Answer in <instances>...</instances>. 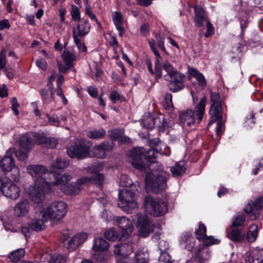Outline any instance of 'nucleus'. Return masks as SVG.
I'll use <instances>...</instances> for the list:
<instances>
[{"label":"nucleus","instance_id":"obj_1","mask_svg":"<svg viewBox=\"0 0 263 263\" xmlns=\"http://www.w3.org/2000/svg\"><path fill=\"white\" fill-rule=\"evenodd\" d=\"M85 173L91 175V177H84L78 179L74 184H67L72 177L69 174L52 173L54 181H51L52 187H56L67 195H75L79 193L82 190V186L89 183H96L100 186L103 184L104 177L96 170L94 166L85 167L84 168Z\"/></svg>","mask_w":263,"mask_h":263},{"label":"nucleus","instance_id":"obj_2","mask_svg":"<svg viewBox=\"0 0 263 263\" xmlns=\"http://www.w3.org/2000/svg\"><path fill=\"white\" fill-rule=\"evenodd\" d=\"M168 176V174L163 171L160 163L153 162L149 166V171L147 173L145 178L146 186L155 193H160L167 187Z\"/></svg>","mask_w":263,"mask_h":263},{"label":"nucleus","instance_id":"obj_3","mask_svg":"<svg viewBox=\"0 0 263 263\" xmlns=\"http://www.w3.org/2000/svg\"><path fill=\"white\" fill-rule=\"evenodd\" d=\"M156 148H152L146 152L142 147L135 148L130 151L129 161L133 166L140 171H144L153 162L158 163L154 159L158 154Z\"/></svg>","mask_w":263,"mask_h":263},{"label":"nucleus","instance_id":"obj_4","mask_svg":"<svg viewBox=\"0 0 263 263\" xmlns=\"http://www.w3.org/2000/svg\"><path fill=\"white\" fill-rule=\"evenodd\" d=\"M206 100L205 97H202L194 110L187 109L180 114V120L184 126H191L201 122L204 115Z\"/></svg>","mask_w":263,"mask_h":263},{"label":"nucleus","instance_id":"obj_5","mask_svg":"<svg viewBox=\"0 0 263 263\" xmlns=\"http://www.w3.org/2000/svg\"><path fill=\"white\" fill-rule=\"evenodd\" d=\"M134 189H123L119 192L118 206L124 212L132 214L136 212L139 205L137 202V193Z\"/></svg>","mask_w":263,"mask_h":263},{"label":"nucleus","instance_id":"obj_6","mask_svg":"<svg viewBox=\"0 0 263 263\" xmlns=\"http://www.w3.org/2000/svg\"><path fill=\"white\" fill-rule=\"evenodd\" d=\"M51 181H44L42 179H36L34 185L29 188V196L35 203H41L45 198V194L52 190Z\"/></svg>","mask_w":263,"mask_h":263},{"label":"nucleus","instance_id":"obj_7","mask_svg":"<svg viewBox=\"0 0 263 263\" xmlns=\"http://www.w3.org/2000/svg\"><path fill=\"white\" fill-rule=\"evenodd\" d=\"M102 217L107 221L116 223L122 229L121 238H126L129 237L134 230V227L130 219L125 216H114L110 212L104 210L102 214Z\"/></svg>","mask_w":263,"mask_h":263},{"label":"nucleus","instance_id":"obj_8","mask_svg":"<svg viewBox=\"0 0 263 263\" xmlns=\"http://www.w3.org/2000/svg\"><path fill=\"white\" fill-rule=\"evenodd\" d=\"M67 213V205L62 201H54L41 211L40 214L45 220H61Z\"/></svg>","mask_w":263,"mask_h":263},{"label":"nucleus","instance_id":"obj_9","mask_svg":"<svg viewBox=\"0 0 263 263\" xmlns=\"http://www.w3.org/2000/svg\"><path fill=\"white\" fill-rule=\"evenodd\" d=\"M144 207L146 213L154 217L163 216L167 212L166 202L161 199H154L149 195L144 198Z\"/></svg>","mask_w":263,"mask_h":263},{"label":"nucleus","instance_id":"obj_10","mask_svg":"<svg viewBox=\"0 0 263 263\" xmlns=\"http://www.w3.org/2000/svg\"><path fill=\"white\" fill-rule=\"evenodd\" d=\"M91 146V143L89 141L78 139L67 148V153L71 158L83 159L89 156Z\"/></svg>","mask_w":263,"mask_h":263},{"label":"nucleus","instance_id":"obj_11","mask_svg":"<svg viewBox=\"0 0 263 263\" xmlns=\"http://www.w3.org/2000/svg\"><path fill=\"white\" fill-rule=\"evenodd\" d=\"M211 105L209 110L210 119L208 126H210L218 120H222L223 111V104L218 92L210 91Z\"/></svg>","mask_w":263,"mask_h":263},{"label":"nucleus","instance_id":"obj_12","mask_svg":"<svg viewBox=\"0 0 263 263\" xmlns=\"http://www.w3.org/2000/svg\"><path fill=\"white\" fill-rule=\"evenodd\" d=\"M109 245L102 237H96L93 240L92 250L93 257L98 262H103L108 259L107 250Z\"/></svg>","mask_w":263,"mask_h":263},{"label":"nucleus","instance_id":"obj_13","mask_svg":"<svg viewBox=\"0 0 263 263\" xmlns=\"http://www.w3.org/2000/svg\"><path fill=\"white\" fill-rule=\"evenodd\" d=\"M138 229L139 235L142 237L148 236L150 232L153 230V225L148 217L145 214H137L134 216Z\"/></svg>","mask_w":263,"mask_h":263},{"label":"nucleus","instance_id":"obj_14","mask_svg":"<svg viewBox=\"0 0 263 263\" xmlns=\"http://www.w3.org/2000/svg\"><path fill=\"white\" fill-rule=\"evenodd\" d=\"M148 43L151 50L153 51L154 54L156 57V60L155 62V70L153 69L151 61L148 59L146 60V63L147 64V69L152 74H155L156 76V79H159L162 76V66L160 63V60H161V57L158 51L156 49V42L155 40L153 39H148Z\"/></svg>","mask_w":263,"mask_h":263},{"label":"nucleus","instance_id":"obj_15","mask_svg":"<svg viewBox=\"0 0 263 263\" xmlns=\"http://www.w3.org/2000/svg\"><path fill=\"white\" fill-rule=\"evenodd\" d=\"M142 124L143 127L148 128H153L155 125L162 126L164 127H167V120L165 119L162 115H160L156 117L151 115L145 116L142 119Z\"/></svg>","mask_w":263,"mask_h":263},{"label":"nucleus","instance_id":"obj_16","mask_svg":"<svg viewBox=\"0 0 263 263\" xmlns=\"http://www.w3.org/2000/svg\"><path fill=\"white\" fill-rule=\"evenodd\" d=\"M185 76L180 72L176 71L172 76H170L169 87L173 92H177L182 90L184 87Z\"/></svg>","mask_w":263,"mask_h":263},{"label":"nucleus","instance_id":"obj_17","mask_svg":"<svg viewBox=\"0 0 263 263\" xmlns=\"http://www.w3.org/2000/svg\"><path fill=\"white\" fill-rule=\"evenodd\" d=\"M263 208V197L257 198L254 202H248L243 210L248 214H251L252 219H256L259 217V211Z\"/></svg>","mask_w":263,"mask_h":263},{"label":"nucleus","instance_id":"obj_18","mask_svg":"<svg viewBox=\"0 0 263 263\" xmlns=\"http://www.w3.org/2000/svg\"><path fill=\"white\" fill-rule=\"evenodd\" d=\"M2 192L4 196L11 199L16 200L20 196V188L11 181L4 183Z\"/></svg>","mask_w":263,"mask_h":263},{"label":"nucleus","instance_id":"obj_19","mask_svg":"<svg viewBox=\"0 0 263 263\" xmlns=\"http://www.w3.org/2000/svg\"><path fill=\"white\" fill-rule=\"evenodd\" d=\"M45 219H38L34 218L28 222L27 227H23L22 229V232L24 234L26 237L30 236L31 232L33 231H40L43 230L45 228Z\"/></svg>","mask_w":263,"mask_h":263},{"label":"nucleus","instance_id":"obj_20","mask_svg":"<svg viewBox=\"0 0 263 263\" xmlns=\"http://www.w3.org/2000/svg\"><path fill=\"white\" fill-rule=\"evenodd\" d=\"M88 235L86 233H78L73 236L68 241L67 248L70 251L76 250L81 244L84 243L87 239Z\"/></svg>","mask_w":263,"mask_h":263},{"label":"nucleus","instance_id":"obj_21","mask_svg":"<svg viewBox=\"0 0 263 263\" xmlns=\"http://www.w3.org/2000/svg\"><path fill=\"white\" fill-rule=\"evenodd\" d=\"M15 152V148L11 147L6 152V156L0 161V167L5 172L11 171L15 165L11 153Z\"/></svg>","mask_w":263,"mask_h":263},{"label":"nucleus","instance_id":"obj_22","mask_svg":"<svg viewBox=\"0 0 263 263\" xmlns=\"http://www.w3.org/2000/svg\"><path fill=\"white\" fill-rule=\"evenodd\" d=\"M27 172L33 177H36V179H42L45 180V177L46 176L47 168L42 165H30L27 166Z\"/></svg>","mask_w":263,"mask_h":263},{"label":"nucleus","instance_id":"obj_23","mask_svg":"<svg viewBox=\"0 0 263 263\" xmlns=\"http://www.w3.org/2000/svg\"><path fill=\"white\" fill-rule=\"evenodd\" d=\"M134 248L133 243L130 242L118 244L115 247L114 253L118 256L125 257L133 252Z\"/></svg>","mask_w":263,"mask_h":263},{"label":"nucleus","instance_id":"obj_24","mask_svg":"<svg viewBox=\"0 0 263 263\" xmlns=\"http://www.w3.org/2000/svg\"><path fill=\"white\" fill-rule=\"evenodd\" d=\"M112 148V143L104 142L102 144L94 147L92 151L95 157L103 159L105 157L107 152L111 151Z\"/></svg>","mask_w":263,"mask_h":263},{"label":"nucleus","instance_id":"obj_25","mask_svg":"<svg viewBox=\"0 0 263 263\" xmlns=\"http://www.w3.org/2000/svg\"><path fill=\"white\" fill-rule=\"evenodd\" d=\"M246 234L241 229L231 227L227 230L228 237L234 242H239L245 240Z\"/></svg>","mask_w":263,"mask_h":263},{"label":"nucleus","instance_id":"obj_26","mask_svg":"<svg viewBox=\"0 0 263 263\" xmlns=\"http://www.w3.org/2000/svg\"><path fill=\"white\" fill-rule=\"evenodd\" d=\"M90 29V24L87 20H82L78 24L76 28H74L72 30V33L74 31L77 36L83 37L87 35Z\"/></svg>","mask_w":263,"mask_h":263},{"label":"nucleus","instance_id":"obj_27","mask_svg":"<svg viewBox=\"0 0 263 263\" xmlns=\"http://www.w3.org/2000/svg\"><path fill=\"white\" fill-rule=\"evenodd\" d=\"M29 208L30 204L28 200L21 201L15 206L14 214L17 217H23L27 214Z\"/></svg>","mask_w":263,"mask_h":263},{"label":"nucleus","instance_id":"obj_28","mask_svg":"<svg viewBox=\"0 0 263 263\" xmlns=\"http://www.w3.org/2000/svg\"><path fill=\"white\" fill-rule=\"evenodd\" d=\"M119 183L121 186L129 187V189H134L136 191L139 192L141 188L139 182L133 183L132 179L126 175H122L120 178Z\"/></svg>","mask_w":263,"mask_h":263},{"label":"nucleus","instance_id":"obj_29","mask_svg":"<svg viewBox=\"0 0 263 263\" xmlns=\"http://www.w3.org/2000/svg\"><path fill=\"white\" fill-rule=\"evenodd\" d=\"M250 255V263H263V249L258 247L252 248Z\"/></svg>","mask_w":263,"mask_h":263},{"label":"nucleus","instance_id":"obj_30","mask_svg":"<svg viewBox=\"0 0 263 263\" xmlns=\"http://www.w3.org/2000/svg\"><path fill=\"white\" fill-rule=\"evenodd\" d=\"M39 138L36 139V142L39 144L49 148H54L58 144L57 140L54 138L46 137L43 135L39 134Z\"/></svg>","mask_w":263,"mask_h":263},{"label":"nucleus","instance_id":"obj_31","mask_svg":"<svg viewBox=\"0 0 263 263\" xmlns=\"http://www.w3.org/2000/svg\"><path fill=\"white\" fill-rule=\"evenodd\" d=\"M195 12V21L196 22V26L197 27H202L203 25V22L205 20L204 12L201 7L196 5L194 7Z\"/></svg>","mask_w":263,"mask_h":263},{"label":"nucleus","instance_id":"obj_32","mask_svg":"<svg viewBox=\"0 0 263 263\" xmlns=\"http://www.w3.org/2000/svg\"><path fill=\"white\" fill-rule=\"evenodd\" d=\"M62 57L65 63L69 66H73L72 62L77 59L76 53L69 49L64 50Z\"/></svg>","mask_w":263,"mask_h":263},{"label":"nucleus","instance_id":"obj_33","mask_svg":"<svg viewBox=\"0 0 263 263\" xmlns=\"http://www.w3.org/2000/svg\"><path fill=\"white\" fill-rule=\"evenodd\" d=\"M69 164V162L64 159H62L61 158H58L56 160L52 162L51 164V168H52V172H51L50 175L51 176L50 178L53 177L52 173H58L55 172L54 171V169H64L66 168Z\"/></svg>","mask_w":263,"mask_h":263},{"label":"nucleus","instance_id":"obj_34","mask_svg":"<svg viewBox=\"0 0 263 263\" xmlns=\"http://www.w3.org/2000/svg\"><path fill=\"white\" fill-rule=\"evenodd\" d=\"M112 19L117 29L119 32V35L122 36L125 31L123 27L122 15L118 12L115 11Z\"/></svg>","mask_w":263,"mask_h":263},{"label":"nucleus","instance_id":"obj_35","mask_svg":"<svg viewBox=\"0 0 263 263\" xmlns=\"http://www.w3.org/2000/svg\"><path fill=\"white\" fill-rule=\"evenodd\" d=\"M20 148L26 152H29L32 148V143L30 138L27 135H23L19 139Z\"/></svg>","mask_w":263,"mask_h":263},{"label":"nucleus","instance_id":"obj_36","mask_svg":"<svg viewBox=\"0 0 263 263\" xmlns=\"http://www.w3.org/2000/svg\"><path fill=\"white\" fill-rule=\"evenodd\" d=\"M148 257V253L144 248L139 249L135 255V258L137 263H146Z\"/></svg>","mask_w":263,"mask_h":263},{"label":"nucleus","instance_id":"obj_37","mask_svg":"<svg viewBox=\"0 0 263 263\" xmlns=\"http://www.w3.org/2000/svg\"><path fill=\"white\" fill-rule=\"evenodd\" d=\"M52 88V86H50L41 91V95L45 102H49L53 100L54 93Z\"/></svg>","mask_w":263,"mask_h":263},{"label":"nucleus","instance_id":"obj_38","mask_svg":"<svg viewBox=\"0 0 263 263\" xmlns=\"http://www.w3.org/2000/svg\"><path fill=\"white\" fill-rule=\"evenodd\" d=\"M189 72L191 76L196 78L200 85L205 86L206 85V80L203 75L197 70L193 68H190L189 69Z\"/></svg>","mask_w":263,"mask_h":263},{"label":"nucleus","instance_id":"obj_39","mask_svg":"<svg viewBox=\"0 0 263 263\" xmlns=\"http://www.w3.org/2000/svg\"><path fill=\"white\" fill-rule=\"evenodd\" d=\"M258 235V228L255 224L251 225L249 231L246 234V239L249 242H254Z\"/></svg>","mask_w":263,"mask_h":263},{"label":"nucleus","instance_id":"obj_40","mask_svg":"<svg viewBox=\"0 0 263 263\" xmlns=\"http://www.w3.org/2000/svg\"><path fill=\"white\" fill-rule=\"evenodd\" d=\"M210 254L209 249L206 248H200L196 253V257L200 262L208 260L210 258Z\"/></svg>","mask_w":263,"mask_h":263},{"label":"nucleus","instance_id":"obj_41","mask_svg":"<svg viewBox=\"0 0 263 263\" xmlns=\"http://www.w3.org/2000/svg\"><path fill=\"white\" fill-rule=\"evenodd\" d=\"M25 255V250L23 249H18L12 252L9 258L13 262H17L20 260L21 258Z\"/></svg>","mask_w":263,"mask_h":263},{"label":"nucleus","instance_id":"obj_42","mask_svg":"<svg viewBox=\"0 0 263 263\" xmlns=\"http://www.w3.org/2000/svg\"><path fill=\"white\" fill-rule=\"evenodd\" d=\"M245 217L243 213H238L233 218V222L231 227H237L241 226L245 222Z\"/></svg>","mask_w":263,"mask_h":263},{"label":"nucleus","instance_id":"obj_43","mask_svg":"<svg viewBox=\"0 0 263 263\" xmlns=\"http://www.w3.org/2000/svg\"><path fill=\"white\" fill-rule=\"evenodd\" d=\"M162 67L163 69L167 72V74L164 76V78L166 81H169L170 76H172V74L177 70H176L171 65V64L167 61H166L163 63L162 65Z\"/></svg>","mask_w":263,"mask_h":263},{"label":"nucleus","instance_id":"obj_44","mask_svg":"<svg viewBox=\"0 0 263 263\" xmlns=\"http://www.w3.org/2000/svg\"><path fill=\"white\" fill-rule=\"evenodd\" d=\"M105 134V130L101 128L89 131L87 134V136L91 139H100L104 137Z\"/></svg>","mask_w":263,"mask_h":263},{"label":"nucleus","instance_id":"obj_45","mask_svg":"<svg viewBox=\"0 0 263 263\" xmlns=\"http://www.w3.org/2000/svg\"><path fill=\"white\" fill-rule=\"evenodd\" d=\"M185 167L182 164L176 163L174 166L171 167V171L174 176H179L182 175L185 172Z\"/></svg>","mask_w":263,"mask_h":263},{"label":"nucleus","instance_id":"obj_46","mask_svg":"<svg viewBox=\"0 0 263 263\" xmlns=\"http://www.w3.org/2000/svg\"><path fill=\"white\" fill-rule=\"evenodd\" d=\"M104 235L106 239L111 241H115L119 237L118 234L114 228H110L106 230Z\"/></svg>","mask_w":263,"mask_h":263},{"label":"nucleus","instance_id":"obj_47","mask_svg":"<svg viewBox=\"0 0 263 263\" xmlns=\"http://www.w3.org/2000/svg\"><path fill=\"white\" fill-rule=\"evenodd\" d=\"M72 37L73 39L74 43L76 44L79 50L81 52H85L87 50V48L84 43L82 41L81 39V37L77 36L74 31L73 33H72Z\"/></svg>","mask_w":263,"mask_h":263},{"label":"nucleus","instance_id":"obj_48","mask_svg":"<svg viewBox=\"0 0 263 263\" xmlns=\"http://www.w3.org/2000/svg\"><path fill=\"white\" fill-rule=\"evenodd\" d=\"M67 257L61 254H54L50 257V263H66Z\"/></svg>","mask_w":263,"mask_h":263},{"label":"nucleus","instance_id":"obj_49","mask_svg":"<svg viewBox=\"0 0 263 263\" xmlns=\"http://www.w3.org/2000/svg\"><path fill=\"white\" fill-rule=\"evenodd\" d=\"M163 107L165 109L169 111L173 109V105L172 102V95L171 93H166L165 95Z\"/></svg>","mask_w":263,"mask_h":263},{"label":"nucleus","instance_id":"obj_50","mask_svg":"<svg viewBox=\"0 0 263 263\" xmlns=\"http://www.w3.org/2000/svg\"><path fill=\"white\" fill-rule=\"evenodd\" d=\"M204 246H211L214 244H218L219 243L220 240L218 239H214L211 236H207L206 235L201 239Z\"/></svg>","mask_w":263,"mask_h":263},{"label":"nucleus","instance_id":"obj_51","mask_svg":"<svg viewBox=\"0 0 263 263\" xmlns=\"http://www.w3.org/2000/svg\"><path fill=\"white\" fill-rule=\"evenodd\" d=\"M206 227L203 224H200L198 229L196 230V238L198 240H201L202 238L206 235Z\"/></svg>","mask_w":263,"mask_h":263},{"label":"nucleus","instance_id":"obj_52","mask_svg":"<svg viewBox=\"0 0 263 263\" xmlns=\"http://www.w3.org/2000/svg\"><path fill=\"white\" fill-rule=\"evenodd\" d=\"M28 153L29 152H26L24 149L20 148L17 151H16L15 149V152L11 153V155L14 154L18 160L23 161L27 159Z\"/></svg>","mask_w":263,"mask_h":263},{"label":"nucleus","instance_id":"obj_53","mask_svg":"<svg viewBox=\"0 0 263 263\" xmlns=\"http://www.w3.org/2000/svg\"><path fill=\"white\" fill-rule=\"evenodd\" d=\"M10 103L11 104V109L14 111L16 116L19 115V111L18 108L20 107V104L18 103L17 99L15 97H13L10 99Z\"/></svg>","mask_w":263,"mask_h":263},{"label":"nucleus","instance_id":"obj_54","mask_svg":"<svg viewBox=\"0 0 263 263\" xmlns=\"http://www.w3.org/2000/svg\"><path fill=\"white\" fill-rule=\"evenodd\" d=\"M11 179L14 180V181H18L21 176L20 170L18 167L14 165L13 167V168L11 170Z\"/></svg>","mask_w":263,"mask_h":263},{"label":"nucleus","instance_id":"obj_55","mask_svg":"<svg viewBox=\"0 0 263 263\" xmlns=\"http://www.w3.org/2000/svg\"><path fill=\"white\" fill-rule=\"evenodd\" d=\"M155 37L157 42L158 47L164 52H166L164 47V37L160 33H157L155 35Z\"/></svg>","mask_w":263,"mask_h":263},{"label":"nucleus","instance_id":"obj_56","mask_svg":"<svg viewBox=\"0 0 263 263\" xmlns=\"http://www.w3.org/2000/svg\"><path fill=\"white\" fill-rule=\"evenodd\" d=\"M156 151L160 154L164 155L166 156H168L171 154L170 148L166 146L164 144H161L160 147H157Z\"/></svg>","mask_w":263,"mask_h":263},{"label":"nucleus","instance_id":"obj_57","mask_svg":"<svg viewBox=\"0 0 263 263\" xmlns=\"http://www.w3.org/2000/svg\"><path fill=\"white\" fill-rule=\"evenodd\" d=\"M6 62V50L2 49L0 52V70L5 69Z\"/></svg>","mask_w":263,"mask_h":263},{"label":"nucleus","instance_id":"obj_58","mask_svg":"<svg viewBox=\"0 0 263 263\" xmlns=\"http://www.w3.org/2000/svg\"><path fill=\"white\" fill-rule=\"evenodd\" d=\"M71 15L72 18L74 21L80 20V12L78 8L76 6H72Z\"/></svg>","mask_w":263,"mask_h":263},{"label":"nucleus","instance_id":"obj_59","mask_svg":"<svg viewBox=\"0 0 263 263\" xmlns=\"http://www.w3.org/2000/svg\"><path fill=\"white\" fill-rule=\"evenodd\" d=\"M110 98L113 103H115L117 100L122 101L124 100L123 96H121L119 92L116 91H113L111 92Z\"/></svg>","mask_w":263,"mask_h":263},{"label":"nucleus","instance_id":"obj_60","mask_svg":"<svg viewBox=\"0 0 263 263\" xmlns=\"http://www.w3.org/2000/svg\"><path fill=\"white\" fill-rule=\"evenodd\" d=\"M207 30L205 33L206 37L213 34L214 33V27L213 25L209 21H206Z\"/></svg>","mask_w":263,"mask_h":263},{"label":"nucleus","instance_id":"obj_61","mask_svg":"<svg viewBox=\"0 0 263 263\" xmlns=\"http://www.w3.org/2000/svg\"><path fill=\"white\" fill-rule=\"evenodd\" d=\"M48 121L52 125L58 126L60 123V121L57 115H53L51 116H47Z\"/></svg>","mask_w":263,"mask_h":263},{"label":"nucleus","instance_id":"obj_62","mask_svg":"<svg viewBox=\"0 0 263 263\" xmlns=\"http://www.w3.org/2000/svg\"><path fill=\"white\" fill-rule=\"evenodd\" d=\"M36 65L40 69L45 70L47 68V63L46 61L44 59L37 60L36 62Z\"/></svg>","mask_w":263,"mask_h":263},{"label":"nucleus","instance_id":"obj_63","mask_svg":"<svg viewBox=\"0 0 263 263\" xmlns=\"http://www.w3.org/2000/svg\"><path fill=\"white\" fill-rule=\"evenodd\" d=\"M57 94L58 96L61 97L62 100L65 105H66L67 103V100L66 99V97H65L63 91L61 87V86H57V88L56 90Z\"/></svg>","mask_w":263,"mask_h":263},{"label":"nucleus","instance_id":"obj_64","mask_svg":"<svg viewBox=\"0 0 263 263\" xmlns=\"http://www.w3.org/2000/svg\"><path fill=\"white\" fill-rule=\"evenodd\" d=\"M58 67L59 71L61 72L66 73L67 72V71L69 68L72 67V66H69L68 65H66V64H65V65H64V64H63L61 62H58Z\"/></svg>","mask_w":263,"mask_h":263}]
</instances>
